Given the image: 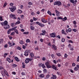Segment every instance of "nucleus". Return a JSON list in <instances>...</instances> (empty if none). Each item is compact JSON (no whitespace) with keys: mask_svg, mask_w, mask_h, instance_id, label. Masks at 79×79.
<instances>
[{"mask_svg":"<svg viewBox=\"0 0 79 79\" xmlns=\"http://www.w3.org/2000/svg\"><path fill=\"white\" fill-rule=\"evenodd\" d=\"M52 64V62L49 61H48L45 63V65L48 69L52 68V66L50 65Z\"/></svg>","mask_w":79,"mask_h":79,"instance_id":"obj_1","label":"nucleus"},{"mask_svg":"<svg viewBox=\"0 0 79 79\" xmlns=\"http://www.w3.org/2000/svg\"><path fill=\"white\" fill-rule=\"evenodd\" d=\"M57 19H62L63 21H66L67 20V18L66 17H64V18H63L61 17H57Z\"/></svg>","mask_w":79,"mask_h":79,"instance_id":"obj_2","label":"nucleus"},{"mask_svg":"<svg viewBox=\"0 0 79 79\" xmlns=\"http://www.w3.org/2000/svg\"><path fill=\"white\" fill-rule=\"evenodd\" d=\"M61 2L60 1L55 2H54V5H58V6H60L61 5Z\"/></svg>","mask_w":79,"mask_h":79,"instance_id":"obj_3","label":"nucleus"},{"mask_svg":"<svg viewBox=\"0 0 79 79\" xmlns=\"http://www.w3.org/2000/svg\"><path fill=\"white\" fill-rule=\"evenodd\" d=\"M10 17L12 19H17V18L16 17V15L14 14H11L10 15Z\"/></svg>","mask_w":79,"mask_h":79,"instance_id":"obj_4","label":"nucleus"},{"mask_svg":"<svg viewBox=\"0 0 79 79\" xmlns=\"http://www.w3.org/2000/svg\"><path fill=\"white\" fill-rule=\"evenodd\" d=\"M35 24H37L38 25H39V26H40L41 27H43L45 26V25L44 24H42L39 23V22H36Z\"/></svg>","mask_w":79,"mask_h":79,"instance_id":"obj_5","label":"nucleus"},{"mask_svg":"<svg viewBox=\"0 0 79 79\" xmlns=\"http://www.w3.org/2000/svg\"><path fill=\"white\" fill-rule=\"evenodd\" d=\"M32 60V59L31 58H27L26 59V60H25V62L26 63H28L29 61H31Z\"/></svg>","mask_w":79,"mask_h":79,"instance_id":"obj_6","label":"nucleus"},{"mask_svg":"<svg viewBox=\"0 0 79 79\" xmlns=\"http://www.w3.org/2000/svg\"><path fill=\"white\" fill-rule=\"evenodd\" d=\"M42 33H41L40 34V35H45V34H46V31L45 30H42Z\"/></svg>","mask_w":79,"mask_h":79,"instance_id":"obj_7","label":"nucleus"},{"mask_svg":"<svg viewBox=\"0 0 79 79\" xmlns=\"http://www.w3.org/2000/svg\"><path fill=\"white\" fill-rule=\"evenodd\" d=\"M50 37L54 38L56 37V34L55 33H52L50 34Z\"/></svg>","mask_w":79,"mask_h":79,"instance_id":"obj_8","label":"nucleus"},{"mask_svg":"<svg viewBox=\"0 0 79 79\" xmlns=\"http://www.w3.org/2000/svg\"><path fill=\"white\" fill-rule=\"evenodd\" d=\"M16 9V7L15 6H13L10 8V11L11 12H13Z\"/></svg>","mask_w":79,"mask_h":79,"instance_id":"obj_9","label":"nucleus"},{"mask_svg":"<svg viewBox=\"0 0 79 79\" xmlns=\"http://www.w3.org/2000/svg\"><path fill=\"white\" fill-rule=\"evenodd\" d=\"M55 12L56 13V15L57 16H59L60 15V12L58 11L57 10H55Z\"/></svg>","mask_w":79,"mask_h":79,"instance_id":"obj_10","label":"nucleus"},{"mask_svg":"<svg viewBox=\"0 0 79 79\" xmlns=\"http://www.w3.org/2000/svg\"><path fill=\"white\" fill-rule=\"evenodd\" d=\"M28 50H27L24 52V55L25 56H27L29 55V54H28V53H29L28 52Z\"/></svg>","mask_w":79,"mask_h":79,"instance_id":"obj_11","label":"nucleus"},{"mask_svg":"<svg viewBox=\"0 0 79 79\" xmlns=\"http://www.w3.org/2000/svg\"><path fill=\"white\" fill-rule=\"evenodd\" d=\"M41 21L42 23H46L47 22V21L44 18L41 19Z\"/></svg>","mask_w":79,"mask_h":79,"instance_id":"obj_12","label":"nucleus"},{"mask_svg":"<svg viewBox=\"0 0 79 79\" xmlns=\"http://www.w3.org/2000/svg\"><path fill=\"white\" fill-rule=\"evenodd\" d=\"M52 48H53L54 50H56V49H57V48L56 47V46L54 44H53L52 45Z\"/></svg>","mask_w":79,"mask_h":79,"instance_id":"obj_13","label":"nucleus"},{"mask_svg":"<svg viewBox=\"0 0 79 79\" xmlns=\"http://www.w3.org/2000/svg\"><path fill=\"white\" fill-rule=\"evenodd\" d=\"M10 27L9 25H7L6 26H5L4 27V28L5 29H9L10 28Z\"/></svg>","mask_w":79,"mask_h":79,"instance_id":"obj_14","label":"nucleus"},{"mask_svg":"<svg viewBox=\"0 0 79 79\" xmlns=\"http://www.w3.org/2000/svg\"><path fill=\"white\" fill-rule=\"evenodd\" d=\"M51 79H56V76L55 75H53L51 77Z\"/></svg>","mask_w":79,"mask_h":79,"instance_id":"obj_15","label":"nucleus"},{"mask_svg":"<svg viewBox=\"0 0 79 79\" xmlns=\"http://www.w3.org/2000/svg\"><path fill=\"white\" fill-rule=\"evenodd\" d=\"M4 25L5 26H6V25H8V21L6 20H5L4 22Z\"/></svg>","mask_w":79,"mask_h":79,"instance_id":"obj_16","label":"nucleus"},{"mask_svg":"<svg viewBox=\"0 0 79 79\" xmlns=\"http://www.w3.org/2000/svg\"><path fill=\"white\" fill-rule=\"evenodd\" d=\"M52 68L53 69H54L55 70H57V68L55 67V65H52Z\"/></svg>","mask_w":79,"mask_h":79,"instance_id":"obj_17","label":"nucleus"},{"mask_svg":"<svg viewBox=\"0 0 79 79\" xmlns=\"http://www.w3.org/2000/svg\"><path fill=\"white\" fill-rule=\"evenodd\" d=\"M17 12L18 13H19V14H21V13H22L23 12V11L21 10H18Z\"/></svg>","mask_w":79,"mask_h":79,"instance_id":"obj_18","label":"nucleus"},{"mask_svg":"<svg viewBox=\"0 0 79 79\" xmlns=\"http://www.w3.org/2000/svg\"><path fill=\"white\" fill-rule=\"evenodd\" d=\"M7 60L9 62V63H11V60L9 58L7 57Z\"/></svg>","mask_w":79,"mask_h":79,"instance_id":"obj_19","label":"nucleus"},{"mask_svg":"<svg viewBox=\"0 0 79 79\" xmlns=\"http://www.w3.org/2000/svg\"><path fill=\"white\" fill-rule=\"evenodd\" d=\"M30 56H31V58H34V53L32 52H31L30 53Z\"/></svg>","mask_w":79,"mask_h":79,"instance_id":"obj_20","label":"nucleus"},{"mask_svg":"<svg viewBox=\"0 0 79 79\" xmlns=\"http://www.w3.org/2000/svg\"><path fill=\"white\" fill-rule=\"evenodd\" d=\"M1 74H2V76H5V72L3 71H1Z\"/></svg>","mask_w":79,"mask_h":79,"instance_id":"obj_21","label":"nucleus"},{"mask_svg":"<svg viewBox=\"0 0 79 79\" xmlns=\"http://www.w3.org/2000/svg\"><path fill=\"white\" fill-rule=\"evenodd\" d=\"M15 60L16 61H18L19 62V59L17 57H15Z\"/></svg>","mask_w":79,"mask_h":79,"instance_id":"obj_22","label":"nucleus"},{"mask_svg":"<svg viewBox=\"0 0 79 79\" xmlns=\"http://www.w3.org/2000/svg\"><path fill=\"white\" fill-rule=\"evenodd\" d=\"M47 13L49 15H50V16H52V13H51V12H50V11L49 10H48Z\"/></svg>","mask_w":79,"mask_h":79,"instance_id":"obj_23","label":"nucleus"},{"mask_svg":"<svg viewBox=\"0 0 79 79\" xmlns=\"http://www.w3.org/2000/svg\"><path fill=\"white\" fill-rule=\"evenodd\" d=\"M34 27L32 26H30V29L31 30H32V31H34Z\"/></svg>","mask_w":79,"mask_h":79,"instance_id":"obj_24","label":"nucleus"},{"mask_svg":"<svg viewBox=\"0 0 79 79\" xmlns=\"http://www.w3.org/2000/svg\"><path fill=\"white\" fill-rule=\"evenodd\" d=\"M11 29H9L8 31H7V34H10V32L11 31Z\"/></svg>","mask_w":79,"mask_h":79,"instance_id":"obj_25","label":"nucleus"},{"mask_svg":"<svg viewBox=\"0 0 79 79\" xmlns=\"http://www.w3.org/2000/svg\"><path fill=\"white\" fill-rule=\"evenodd\" d=\"M16 28H17V27H14L13 28H12L11 29V31H13L14 30V31H15V30H16Z\"/></svg>","mask_w":79,"mask_h":79,"instance_id":"obj_26","label":"nucleus"},{"mask_svg":"<svg viewBox=\"0 0 79 79\" xmlns=\"http://www.w3.org/2000/svg\"><path fill=\"white\" fill-rule=\"evenodd\" d=\"M39 77L41 78H43L44 77V75L43 74H41L39 75Z\"/></svg>","mask_w":79,"mask_h":79,"instance_id":"obj_27","label":"nucleus"},{"mask_svg":"<svg viewBox=\"0 0 79 79\" xmlns=\"http://www.w3.org/2000/svg\"><path fill=\"white\" fill-rule=\"evenodd\" d=\"M30 42H31V41H30V40L29 39H27L26 40V43H29Z\"/></svg>","mask_w":79,"mask_h":79,"instance_id":"obj_28","label":"nucleus"},{"mask_svg":"<svg viewBox=\"0 0 79 79\" xmlns=\"http://www.w3.org/2000/svg\"><path fill=\"white\" fill-rule=\"evenodd\" d=\"M22 67L23 68H25V67H26V65H25V64H24V63H22Z\"/></svg>","mask_w":79,"mask_h":79,"instance_id":"obj_29","label":"nucleus"},{"mask_svg":"<svg viewBox=\"0 0 79 79\" xmlns=\"http://www.w3.org/2000/svg\"><path fill=\"white\" fill-rule=\"evenodd\" d=\"M7 4H8V3L7 2H5L3 5V7H6V5H7Z\"/></svg>","mask_w":79,"mask_h":79,"instance_id":"obj_30","label":"nucleus"},{"mask_svg":"<svg viewBox=\"0 0 79 79\" xmlns=\"http://www.w3.org/2000/svg\"><path fill=\"white\" fill-rule=\"evenodd\" d=\"M41 66H42V68H43L44 69V68H46L45 65L43 64H42V65H41Z\"/></svg>","mask_w":79,"mask_h":79,"instance_id":"obj_31","label":"nucleus"},{"mask_svg":"<svg viewBox=\"0 0 79 79\" xmlns=\"http://www.w3.org/2000/svg\"><path fill=\"white\" fill-rule=\"evenodd\" d=\"M8 44L9 45H10V47H12L13 46V45H12V44H11V43H10V42H8Z\"/></svg>","mask_w":79,"mask_h":79,"instance_id":"obj_32","label":"nucleus"},{"mask_svg":"<svg viewBox=\"0 0 79 79\" xmlns=\"http://www.w3.org/2000/svg\"><path fill=\"white\" fill-rule=\"evenodd\" d=\"M3 39H0V44H2V43H3Z\"/></svg>","mask_w":79,"mask_h":79,"instance_id":"obj_33","label":"nucleus"},{"mask_svg":"<svg viewBox=\"0 0 79 79\" xmlns=\"http://www.w3.org/2000/svg\"><path fill=\"white\" fill-rule=\"evenodd\" d=\"M7 55H8L7 53H4V56H3L4 58H5L6 57V56H7Z\"/></svg>","mask_w":79,"mask_h":79,"instance_id":"obj_34","label":"nucleus"},{"mask_svg":"<svg viewBox=\"0 0 79 79\" xmlns=\"http://www.w3.org/2000/svg\"><path fill=\"white\" fill-rule=\"evenodd\" d=\"M65 41V39H64V38H62L61 39V42H64Z\"/></svg>","mask_w":79,"mask_h":79,"instance_id":"obj_35","label":"nucleus"},{"mask_svg":"<svg viewBox=\"0 0 79 79\" xmlns=\"http://www.w3.org/2000/svg\"><path fill=\"white\" fill-rule=\"evenodd\" d=\"M33 19L34 20V21H37V19H38V18H35L34 17L33 18Z\"/></svg>","mask_w":79,"mask_h":79,"instance_id":"obj_36","label":"nucleus"},{"mask_svg":"<svg viewBox=\"0 0 79 79\" xmlns=\"http://www.w3.org/2000/svg\"><path fill=\"white\" fill-rule=\"evenodd\" d=\"M70 2L72 3H74V0H69Z\"/></svg>","mask_w":79,"mask_h":79,"instance_id":"obj_37","label":"nucleus"},{"mask_svg":"<svg viewBox=\"0 0 79 79\" xmlns=\"http://www.w3.org/2000/svg\"><path fill=\"white\" fill-rule=\"evenodd\" d=\"M17 50H21V48L19 47H17Z\"/></svg>","mask_w":79,"mask_h":79,"instance_id":"obj_38","label":"nucleus"},{"mask_svg":"<svg viewBox=\"0 0 79 79\" xmlns=\"http://www.w3.org/2000/svg\"><path fill=\"white\" fill-rule=\"evenodd\" d=\"M56 54L57 56H61L60 53H57Z\"/></svg>","mask_w":79,"mask_h":79,"instance_id":"obj_39","label":"nucleus"},{"mask_svg":"<svg viewBox=\"0 0 79 79\" xmlns=\"http://www.w3.org/2000/svg\"><path fill=\"white\" fill-rule=\"evenodd\" d=\"M20 23H21V22L19 21H18L15 24H20Z\"/></svg>","mask_w":79,"mask_h":79,"instance_id":"obj_40","label":"nucleus"},{"mask_svg":"<svg viewBox=\"0 0 79 79\" xmlns=\"http://www.w3.org/2000/svg\"><path fill=\"white\" fill-rule=\"evenodd\" d=\"M73 24H74V25H76V21H74L73 22Z\"/></svg>","mask_w":79,"mask_h":79,"instance_id":"obj_41","label":"nucleus"},{"mask_svg":"<svg viewBox=\"0 0 79 79\" xmlns=\"http://www.w3.org/2000/svg\"><path fill=\"white\" fill-rule=\"evenodd\" d=\"M3 20V19L2 18V16H0V21H2Z\"/></svg>","mask_w":79,"mask_h":79,"instance_id":"obj_42","label":"nucleus"},{"mask_svg":"<svg viewBox=\"0 0 79 79\" xmlns=\"http://www.w3.org/2000/svg\"><path fill=\"white\" fill-rule=\"evenodd\" d=\"M73 32H77V30L76 29H73Z\"/></svg>","mask_w":79,"mask_h":79,"instance_id":"obj_43","label":"nucleus"},{"mask_svg":"<svg viewBox=\"0 0 79 79\" xmlns=\"http://www.w3.org/2000/svg\"><path fill=\"white\" fill-rule=\"evenodd\" d=\"M19 7L20 8V9H21V10H22L23 8V6L21 5Z\"/></svg>","mask_w":79,"mask_h":79,"instance_id":"obj_44","label":"nucleus"},{"mask_svg":"<svg viewBox=\"0 0 79 79\" xmlns=\"http://www.w3.org/2000/svg\"><path fill=\"white\" fill-rule=\"evenodd\" d=\"M68 31L69 32H71V29L70 28H69L68 29Z\"/></svg>","mask_w":79,"mask_h":79,"instance_id":"obj_45","label":"nucleus"},{"mask_svg":"<svg viewBox=\"0 0 79 79\" xmlns=\"http://www.w3.org/2000/svg\"><path fill=\"white\" fill-rule=\"evenodd\" d=\"M16 66H17V65L16 64H14L12 65V67L13 68H15V67H16Z\"/></svg>","mask_w":79,"mask_h":79,"instance_id":"obj_46","label":"nucleus"},{"mask_svg":"<svg viewBox=\"0 0 79 79\" xmlns=\"http://www.w3.org/2000/svg\"><path fill=\"white\" fill-rule=\"evenodd\" d=\"M42 60H43V61H45V60H46V58L45 57H43L42 59Z\"/></svg>","mask_w":79,"mask_h":79,"instance_id":"obj_47","label":"nucleus"},{"mask_svg":"<svg viewBox=\"0 0 79 79\" xmlns=\"http://www.w3.org/2000/svg\"><path fill=\"white\" fill-rule=\"evenodd\" d=\"M49 77H50V75H48L46 76V79H48V78H49Z\"/></svg>","mask_w":79,"mask_h":79,"instance_id":"obj_48","label":"nucleus"},{"mask_svg":"<svg viewBox=\"0 0 79 79\" xmlns=\"http://www.w3.org/2000/svg\"><path fill=\"white\" fill-rule=\"evenodd\" d=\"M51 56L52 58H53V59H54L55 58V56L54 55L52 54L51 55Z\"/></svg>","mask_w":79,"mask_h":79,"instance_id":"obj_49","label":"nucleus"},{"mask_svg":"<svg viewBox=\"0 0 79 79\" xmlns=\"http://www.w3.org/2000/svg\"><path fill=\"white\" fill-rule=\"evenodd\" d=\"M75 71H77L78 70V69L77 67H75L74 69Z\"/></svg>","mask_w":79,"mask_h":79,"instance_id":"obj_50","label":"nucleus"},{"mask_svg":"<svg viewBox=\"0 0 79 79\" xmlns=\"http://www.w3.org/2000/svg\"><path fill=\"white\" fill-rule=\"evenodd\" d=\"M15 31L16 34H18V30H15Z\"/></svg>","mask_w":79,"mask_h":79,"instance_id":"obj_51","label":"nucleus"},{"mask_svg":"<svg viewBox=\"0 0 79 79\" xmlns=\"http://www.w3.org/2000/svg\"><path fill=\"white\" fill-rule=\"evenodd\" d=\"M67 57L68 55H67V54H66V53L64 55V57H65V58H67Z\"/></svg>","mask_w":79,"mask_h":79,"instance_id":"obj_52","label":"nucleus"},{"mask_svg":"<svg viewBox=\"0 0 79 79\" xmlns=\"http://www.w3.org/2000/svg\"><path fill=\"white\" fill-rule=\"evenodd\" d=\"M19 43L20 44H23V41L21 40L20 41Z\"/></svg>","mask_w":79,"mask_h":79,"instance_id":"obj_53","label":"nucleus"},{"mask_svg":"<svg viewBox=\"0 0 79 79\" xmlns=\"http://www.w3.org/2000/svg\"><path fill=\"white\" fill-rule=\"evenodd\" d=\"M12 74L14 75H16V73L15 72H12Z\"/></svg>","mask_w":79,"mask_h":79,"instance_id":"obj_54","label":"nucleus"},{"mask_svg":"<svg viewBox=\"0 0 79 79\" xmlns=\"http://www.w3.org/2000/svg\"><path fill=\"white\" fill-rule=\"evenodd\" d=\"M14 24H15V23H12L11 24V26L12 27H14L15 26Z\"/></svg>","mask_w":79,"mask_h":79,"instance_id":"obj_55","label":"nucleus"},{"mask_svg":"<svg viewBox=\"0 0 79 79\" xmlns=\"http://www.w3.org/2000/svg\"><path fill=\"white\" fill-rule=\"evenodd\" d=\"M28 4L29 5H32V3L31 2H28Z\"/></svg>","mask_w":79,"mask_h":79,"instance_id":"obj_56","label":"nucleus"},{"mask_svg":"<svg viewBox=\"0 0 79 79\" xmlns=\"http://www.w3.org/2000/svg\"><path fill=\"white\" fill-rule=\"evenodd\" d=\"M69 43H71L72 44H73V41L71 40H69Z\"/></svg>","mask_w":79,"mask_h":79,"instance_id":"obj_57","label":"nucleus"},{"mask_svg":"<svg viewBox=\"0 0 79 79\" xmlns=\"http://www.w3.org/2000/svg\"><path fill=\"white\" fill-rule=\"evenodd\" d=\"M15 34V32H12L11 34V35H14Z\"/></svg>","mask_w":79,"mask_h":79,"instance_id":"obj_58","label":"nucleus"},{"mask_svg":"<svg viewBox=\"0 0 79 79\" xmlns=\"http://www.w3.org/2000/svg\"><path fill=\"white\" fill-rule=\"evenodd\" d=\"M70 71L72 73H74V71L72 70V69H70Z\"/></svg>","mask_w":79,"mask_h":79,"instance_id":"obj_59","label":"nucleus"},{"mask_svg":"<svg viewBox=\"0 0 79 79\" xmlns=\"http://www.w3.org/2000/svg\"><path fill=\"white\" fill-rule=\"evenodd\" d=\"M61 32H62V34H63L65 32H64V30H62Z\"/></svg>","mask_w":79,"mask_h":79,"instance_id":"obj_60","label":"nucleus"},{"mask_svg":"<svg viewBox=\"0 0 79 79\" xmlns=\"http://www.w3.org/2000/svg\"><path fill=\"white\" fill-rule=\"evenodd\" d=\"M44 73H47V70L46 69H44Z\"/></svg>","mask_w":79,"mask_h":79,"instance_id":"obj_61","label":"nucleus"},{"mask_svg":"<svg viewBox=\"0 0 79 79\" xmlns=\"http://www.w3.org/2000/svg\"><path fill=\"white\" fill-rule=\"evenodd\" d=\"M4 73H5V74H6V73H7V71H6V70H5V69H4Z\"/></svg>","mask_w":79,"mask_h":79,"instance_id":"obj_62","label":"nucleus"},{"mask_svg":"<svg viewBox=\"0 0 79 79\" xmlns=\"http://www.w3.org/2000/svg\"><path fill=\"white\" fill-rule=\"evenodd\" d=\"M77 60V61L78 62H79V56H78Z\"/></svg>","mask_w":79,"mask_h":79,"instance_id":"obj_63","label":"nucleus"},{"mask_svg":"<svg viewBox=\"0 0 79 79\" xmlns=\"http://www.w3.org/2000/svg\"><path fill=\"white\" fill-rule=\"evenodd\" d=\"M13 5H14V4L13 3H10V6H13Z\"/></svg>","mask_w":79,"mask_h":79,"instance_id":"obj_64","label":"nucleus"}]
</instances>
